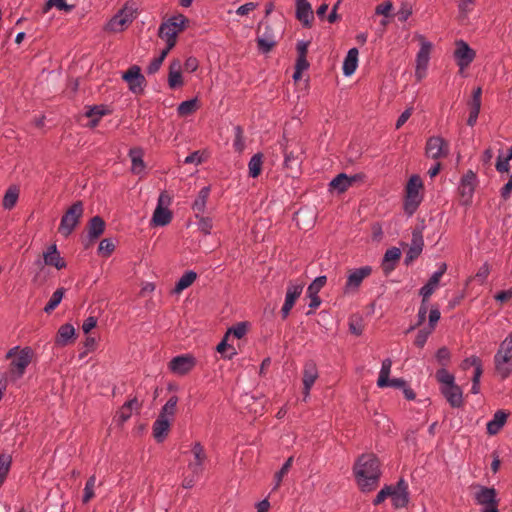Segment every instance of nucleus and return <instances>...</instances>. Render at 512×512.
<instances>
[{"label": "nucleus", "instance_id": "8", "mask_svg": "<svg viewBox=\"0 0 512 512\" xmlns=\"http://www.w3.org/2000/svg\"><path fill=\"white\" fill-rule=\"evenodd\" d=\"M391 486V502L395 509H401L408 506L410 501V493L408 483L400 478L395 485Z\"/></svg>", "mask_w": 512, "mask_h": 512}, {"label": "nucleus", "instance_id": "53", "mask_svg": "<svg viewBox=\"0 0 512 512\" xmlns=\"http://www.w3.org/2000/svg\"><path fill=\"white\" fill-rule=\"evenodd\" d=\"M52 7H56L57 9L66 12H69L74 8L73 5H68L66 0H47L43 6V13H47Z\"/></svg>", "mask_w": 512, "mask_h": 512}, {"label": "nucleus", "instance_id": "10", "mask_svg": "<svg viewBox=\"0 0 512 512\" xmlns=\"http://www.w3.org/2000/svg\"><path fill=\"white\" fill-rule=\"evenodd\" d=\"M196 365V359L191 354L178 355L169 362V369L177 375H186Z\"/></svg>", "mask_w": 512, "mask_h": 512}, {"label": "nucleus", "instance_id": "17", "mask_svg": "<svg viewBox=\"0 0 512 512\" xmlns=\"http://www.w3.org/2000/svg\"><path fill=\"white\" fill-rule=\"evenodd\" d=\"M440 392L452 408L463 407V392L456 383L451 386H441Z\"/></svg>", "mask_w": 512, "mask_h": 512}, {"label": "nucleus", "instance_id": "42", "mask_svg": "<svg viewBox=\"0 0 512 512\" xmlns=\"http://www.w3.org/2000/svg\"><path fill=\"white\" fill-rule=\"evenodd\" d=\"M65 291H66L65 288L60 287L52 294L51 298L49 299V301L47 302V304L44 307L45 313L50 314L52 311H54L56 309V307L62 301Z\"/></svg>", "mask_w": 512, "mask_h": 512}, {"label": "nucleus", "instance_id": "41", "mask_svg": "<svg viewBox=\"0 0 512 512\" xmlns=\"http://www.w3.org/2000/svg\"><path fill=\"white\" fill-rule=\"evenodd\" d=\"M439 282L440 278H438V274H432L428 282L420 288L419 294L423 298L429 299V297L434 293Z\"/></svg>", "mask_w": 512, "mask_h": 512}, {"label": "nucleus", "instance_id": "23", "mask_svg": "<svg viewBox=\"0 0 512 512\" xmlns=\"http://www.w3.org/2000/svg\"><path fill=\"white\" fill-rule=\"evenodd\" d=\"M477 488L478 491L475 493L474 498L479 505L489 506L499 503L495 488L482 485H478Z\"/></svg>", "mask_w": 512, "mask_h": 512}, {"label": "nucleus", "instance_id": "11", "mask_svg": "<svg viewBox=\"0 0 512 512\" xmlns=\"http://www.w3.org/2000/svg\"><path fill=\"white\" fill-rule=\"evenodd\" d=\"M449 154L448 142L439 136L430 137L426 143V155L432 159L446 157Z\"/></svg>", "mask_w": 512, "mask_h": 512}, {"label": "nucleus", "instance_id": "24", "mask_svg": "<svg viewBox=\"0 0 512 512\" xmlns=\"http://www.w3.org/2000/svg\"><path fill=\"white\" fill-rule=\"evenodd\" d=\"M132 21V16L124 14V10H120L106 24L105 29L109 32H121L125 29V27H127L128 24L132 23Z\"/></svg>", "mask_w": 512, "mask_h": 512}, {"label": "nucleus", "instance_id": "47", "mask_svg": "<svg viewBox=\"0 0 512 512\" xmlns=\"http://www.w3.org/2000/svg\"><path fill=\"white\" fill-rule=\"evenodd\" d=\"M12 457L8 454H0V487L6 480L10 471Z\"/></svg>", "mask_w": 512, "mask_h": 512}, {"label": "nucleus", "instance_id": "18", "mask_svg": "<svg viewBox=\"0 0 512 512\" xmlns=\"http://www.w3.org/2000/svg\"><path fill=\"white\" fill-rule=\"evenodd\" d=\"M296 19L301 22L303 27L311 28L314 20V14L311 4L308 0H296Z\"/></svg>", "mask_w": 512, "mask_h": 512}, {"label": "nucleus", "instance_id": "26", "mask_svg": "<svg viewBox=\"0 0 512 512\" xmlns=\"http://www.w3.org/2000/svg\"><path fill=\"white\" fill-rule=\"evenodd\" d=\"M170 428V420L169 418H165L164 416H159L153 423V437L158 443H162L168 436Z\"/></svg>", "mask_w": 512, "mask_h": 512}, {"label": "nucleus", "instance_id": "54", "mask_svg": "<svg viewBox=\"0 0 512 512\" xmlns=\"http://www.w3.org/2000/svg\"><path fill=\"white\" fill-rule=\"evenodd\" d=\"M292 463H293V457L291 456L285 461V463L282 465L281 469L275 473V475H274L275 485H274L273 490H276L280 486L283 477L289 472V470L292 466Z\"/></svg>", "mask_w": 512, "mask_h": 512}, {"label": "nucleus", "instance_id": "64", "mask_svg": "<svg viewBox=\"0 0 512 512\" xmlns=\"http://www.w3.org/2000/svg\"><path fill=\"white\" fill-rule=\"evenodd\" d=\"M391 494V486L385 485L376 495V497L373 500V504L375 506L381 504L385 501L387 497H390Z\"/></svg>", "mask_w": 512, "mask_h": 512}, {"label": "nucleus", "instance_id": "43", "mask_svg": "<svg viewBox=\"0 0 512 512\" xmlns=\"http://www.w3.org/2000/svg\"><path fill=\"white\" fill-rule=\"evenodd\" d=\"M427 312H428V299L422 297V301H421V304H420V307L418 310V314H417V322L414 325L410 326L406 330L405 333L408 334V333L412 332L414 329L420 327L426 320Z\"/></svg>", "mask_w": 512, "mask_h": 512}, {"label": "nucleus", "instance_id": "22", "mask_svg": "<svg viewBox=\"0 0 512 512\" xmlns=\"http://www.w3.org/2000/svg\"><path fill=\"white\" fill-rule=\"evenodd\" d=\"M43 259L45 265L55 267L57 270L64 269L67 266L55 243L51 244L43 253Z\"/></svg>", "mask_w": 512, "mask_h": 512}, {"label": "nucleus", "instance_id": "30", "mask_svg": "<svg viewBox=\"0 0 512 512\" xmlns=\"http://www.w3.org/2000/svg\"><path fill=\"white\" fill-rule=\"evenodd\" d=\"M210 186H204L199 191L196 199L192 204V210L195 212V217H199V214H203L206 209L207 200L210 195Z\"/></svg>", "mask_w": 512, "mask_h": 512}, {"label": "nucleus", "instance_id": "62", "mask_svg": "<svg viewBox=\"0 0 512 512\" xmlns=\"http://www.w3.org/2000/svg\"><path fill=\"white\" fill-rule=\"evenodd\" d=\"M440 317H441V313H440L438 306L432 307L430 309L429 317H428V328L434 331Z\"/></svg>", "mask_w": 512, "mask_h": 512}, {"label": "nucleus", "instance_id": "32", "mask_svg": "<svg viewBox=\"0 0 512 512\" xmlns=\"http://www.w3.org/2000/svg\"><path fill=\"white\" fill-rule=\"evenodd\" d=\"M172 212L167 207H156L152 216V224L154 226H166L172 220Z\"/></svg>", "mask_w": 512, "mask_h": 512}, {"label": "nucleus", "instance_id": "5", "mask_svg": "<svg viewBox=\"0 0 512 512\" xmlns=\"http://www.w3.org/2000/svg\"><path fill=\"white\" fill-rule=\"evenodd\" d=\"M83 212L84 208L82 201L74 202L63 214L58 227V232L65 237L69 236L79 224Z\"/></svg>", "mask_w": 512, "mask_h": 512}, {"label": "nucleus", "instance_id": "55", "mask_svg": "<svg viewBox=\"0 0 512 512\" xmlns=\"http://www.w3.org/2000/svg\"><path fill=\"white\" fill-rule=\"evenodd\" d=\"M171 26H174L178 33L184 31L189 23V19L183 14H178L170 17L167 20Z\"/></svg>", "mask_w": 512, "mask_h": 512}, {"label": "nucleus", "instance_id": "2", "mask_svg": "<svg viewBox=\"0 0 512 512\" xmlns=\"http://www.w3.org/2000/svg\"><path fill=\"white\" fill-rule=\"evenodd\" d=\"M512 331L500 343L499 349L494 356L496 373L501 380L507 379L512 373Z\"/></svg>", "mask_w": 512, "mask_h": 512}, {"label": "nucleus", "instance_id": "59", "mask_svg": "<svg viewBox=\"0 0 512 512\" xmlns=\"http://www.w3.org/2000/svg\"><path fill=\"white\" fill-rule=\"evenodd\" d=\"M432 332L433 330L429 329L428 327L420 329L417 332V335L414 340L415 346H417L418 348H423L427 342L428 337Z\"/></svg>", "mask_w": 512, "mask_h": 512}, {"label": "nucleus", "instance_id": "1", "mask_svg": "<svg viewBox=\"0 0 512 512\" xmlns=\"http://www.w3.org/2000/svg\"><path fill=\"white\" fill-rule=\"evenodd\" d=\"M353 472L362 492L374 490L381 477L380 461L373 453L362 454L356 460Z\"/></svg>", "mask_w": 512, "mask_h": 512}, {"label": "nucleus", "instance_id": "56", "mask_svg": "<svg viewBox=\"0 0 512 512\" xmlns=\"http://www.w3.org/2000/svg\"><path fill=\"white\" fill-rule=\"evenodd\" d=\"M248 330V324L246 322H240L230 327L226 333V337L233 335L237 339H241L245 336Z\"/></svg>", "mask_w": 512, "mask_h": 512}, {"label": "nucleus", "instance_id": "35", "mask_svg": "<svg viewBox=\"0 0 512 512\" xmlns=\"http://www.w3.org/2000/svg\"><path fill=\"white\" fill-rule=\"evenodd\" d=\"M197 279V273L188 270L186 271L181 278L176 282L174 289L172 290L175 294H180L183 290L191 286L194 281Z\"/></svg>", "mask_w": 512, "mask_h": 512}, {"label": "nucleus", "instance_id": "21", "mask_svg": "<svg viewBox=\"0 0 512 512\" xmlns=\"http://www.w3.org/2000/svg\"><path fill=\"white\" fill-rule=\"evenodd\" d=\"M400 258L401 250L399 248L391 247L386 250L381 263L382 271L386 276H388L392 271L395 270Z\"/></svg>", "mask_w": 512, "mask_h": 512}, {"label": "nucleus", "instance_id": "61", "mask_svg": "<svg viewBox=\"0 0 512 512\" xmlns=\"http://www.w3.org/2000/svg\"><path fill=\"white\" fill-rule=\"evenodd\" d=\"M198 221V228L204 235H209L211 233L213 224L212 219L210 217L200 216L196 217Z\"/></svg>", "mask_w": 512, "mask_h": 512}, {"label": "nucleus", "instance_id": "25", "mask_svg": "<svg viewBox=\"0 0 512 512\" xmlns=\"http://www.w3.org/2000/svg\"><path fill=\"white\" fill-rule=\"evenodd\" d=\"M372 273V268L370 266H363L357 269H354L347 278L345 289L348 290L350 288L357 289L362 281L368 277Z\"/></svg>", "mask_w": 512, "mask_h": 512}, {"label": "nucleus", "instance_id": "29", "mask_svg": "<svg viewBox=\"0 0 512 512\" xmlns=\"http://www.w3.org/2000/svg\"><path fill=\"white\" fill-rule=\"evenodd\" d=\"M191 453L194 456V461L188 463L187 468H196L204 470V463L207 460V454L203 445L200 442H195L191 448Z\"/></svg>", "mask_w": 512, "mask_h": 512}, {"label": "nucleus", "instance_id": "28", "mask_svg": "<svg viewBox=\"0 0 512 512\" xmlns=\"http://www.w3.org/2000/svg\"><path fill=\"white\" fill-rule=\"evenodd\" d=\"M508 413L504 410H498L494 413L492 420L487 423L486 429L489 435H496L505 425Z\"/></svg>", "mask_w": 512, "mask_h": 512}, {"label": "nucleus", "instance_id": "45", "mask_svg": "<svg viewBox=\"0 0 512 512\" xmlns=\"http://www.w3.org/2000/svg\"><path fill=\"white\" fill-rule=\"evenodd\" d=\"M468 361H471V366L474 367V373L472 377V383L478 384L480 383V378L483 374L482 361L477 356H471L464 360V364H467Z\"/></svg>", "mask_w": 512, "mask_h": 512}, {"label": "nucleus", "instance_id": "37", "mask_svg": "<svg viewBox=\"0 0 512 512\" xmlns=\"http://www.w3.org/2000/svg\"><path fill=\"white\" fill-rule=\"evenodd\" d=\"M108 113V110L106 106L104 105H96L92 108H90L86 112V117L89 118L88 126L90 128H93L98 125L100 117L106 115Z\"/></svg>", "mask_w": 512, "mask_h": 512}, {"label": "nucleus", "instance_id": "3", "mask_svg": "<svg viewBox=\"0 0 512 512\" xmlns=\"http://www.w3.org/2000/svg\"><path fill=\"white\" fill-rule=\"evenodd\" d=\"M423 188V182L419 175H412L406 185V195L404 200V211L408 216L413 215L422 202L423 196L420 190Z\"/></svg>", "mask_w": 512, "mask_h": 512}, {"label": "nucleus", "instance_id": "27", "mask_svg": "<svg viewBox=\"0 0 512 512\" xmlns=\"http://www.w3.org/2000/svg\"><path fill=\"white\" fill-rule=\"evenodd\" d=\"M356 177V175L349 177L345 173H340L330 181L329 187L338 193H344L356 181Z\"/></svg>", "mask_w": 512, "mask_h": 512}, {"label": "nucleus", "instance_id": "51", "mask_svg": "<svg viewBox=\"0 0 512 512\" xmlns=\"http://www.w3.org/2000/svg\"><path fill=\"white\" fill-rule=\"evenodd\" d=\"M349 331L351 334L360 336L363 333V319L359 315H352L349 318Z\"/></svg>", "mask_w": 512, "mask_h": 512}, {"label": "nucleus", "instance_id": "34", "mask_svg": "<svg viewBox=\"0 0 512 512\" xmlns=\"http://www.w3.org/2000/svg\"><path fill=\"white\" fill-rule=\"evenodd\" d=\"M385 387H393V388H397V389H402L404 397L407 400H414L416 398V393L414 392V390L412 388H410L407 385V382L402 378H393V379L388 378Z\"/></svg>", "mask_w": 512, "mask_h": 512}, {"label": "nucleus", "instance_id": "20", "mask_svg": "<svg viewBox=\"0 0 512 512\" xmlns=\"http://www.w3.org/2000/svg\"><path fill=\"white\" fill-rule=\"evenodd\" d=\"M184 84L182 78V62L175 58L170 62L168 73V85L171 89H177Z\"/></svg>", "mask_w": 512, "mask_h": 512}, {"label": "nucleus", "instance_id": "7", "mask_svg": "<svg viewBox=\"0 0 512 512\" xmlns=\"http://www.w3.org/2000/svg\"><path fill=\"white\" fill-rule=\"evenodd\" d=\"M419 40L421 47L416 55L415 77L420 81L426 75L432 50V43L427 41L422 35L419 36Z\"/></svg>", "mask_w": 512, "mask_h": 512}, {"label": "nucleus", "instance_id": "52", "mask_svg": "<svg viewBox=\"0 0 512 512\" xmlns=\"http://www.w3.org/2000/svg\"><path fill=\"white\" fill-rule=\"evenodd\" d=\"M96 484V476L91 475L88 480L86 481L85 487H84V494L82 497L83 504H87L92 498H94V488Z\"/></svg>", "mask_w": 512, "mask_h": 512}, {"label": "nucleus", "instance_id": "4", "mask_svg": "<svg viewBox=\"0 0 512 512\" xmlns=\"http://www.w3.org/2000/svg\"><path fill=\"white\" fill-rule=\"evenodd\" d=\"M284 168L287 170V176L292 178L298 177L301 172V164L303 162L302 155L305 150L302 146L293 147V142L286 139L284 147Z\"/></svg>", "mask_w": 512, "mask_h": 512}, {"label": "nucleus", "instance_id": "40", "mask_svg": "<svg viewBox=\"0 0 512 512\" xmlns=\"http://www.w3.org/2000/svg\"><path fill=\"white\" fill-rule=\"evenodd\" d=\"M19 198V188L10 186L4 194L2 205L4 209L11 210L17 203Z\"/></svg>", "mask_w": 512, "mask_h": 512}, {"label": "nucleus", "instance_id": "46", "mask_svg": "<svg viewBox=\"0 0 512 512\" xmlns=\"http://www.w3.org/2000/svg\"><path fill=\"white\" fill-rule=\"evenodd\" d=\"M391 366H392V361L390 358H386L382 361L381 370H380L379 377L377 380L378 387L385 388L387 379L389 378V375H390Z\"/></svg>", "mask_w": 512, "mask_h": 512}, {"label": "nucleus", "instance_id": "48", "mask_svg": "<svg viewBox=\"0 0 512 512\" xmlns=\"http://www.w3.org/2000/svg\"><path fill=\"white\" fill-rule=\"evenodd\" d=\"M423 230H424V225H417L413 229L410 247H413L420 251L423 250V247H424Z\"/></svg>", "mask_w": 512, "mask_h": 512}, {"label": "nucleus", "instance_id": "36", "mask_svg": "<svg viewBox=\"0 0 512 512\" xmlns=\"http://www.w3.org/2000/svg\"><path fill=\"white\" fill-rule=\"evenodd\" d=\"M178 32L174 26H171L168 21H164L158 30V36L169 42L177 43Z\"/></svg>", "mask_w": 512, "mask_h": 512}, {"label": "nucleus", "instance_id": "33", "mask_svg": "<svg viewBox=\"0 0 512 512\" xmlns=\"http://www.w3.org/2000/svg\"><path fill=\"white\" fill-rule=\"evenodd\" d=\"M143 155V149L140 147H134L129 150V157L131 158L132 162L131 170L134 174L141 173L145 168Z\"/></svg>", "mask_w": 512, "mask_h": 512}, {"label": "nucleus", "instance_id": "44", "mask_svg": "<svg viewBox=\"0 0 512 512\" xmlns=\"http://www.w3.org/2000/svg\"><path fill=\"white\" fill-rule=\"evenodd\" d=\"M199 108V102L197 98L183 101L178 106V114L180 116H188L194 113Z\"/></svg>", "mask_w": 512, "mask_h": 512}, {"label": "nucleus", "instance_id": "15", "mask_svg": "<svg viewBox=\"0 0 512 512\" xmlns=\"http://www.w3.org/2000/svg\"><path fill=\"white\" fill-rule=\"evenodd\" d=\"M477 176L472 171H467L461 178L460 185L458 188L459 194L464 198V204H469L475 191Z\"/></svg>", "mask_w": 512, "mask_h": 512}, {"label": "nucleus", "instance_id": "12", "mask_svg": "<svg viewBox=\"0 0 512 512\" xmlns=\"http://www.w3.org/2000/svg\"><path fill=\"white\" fill-rule=\"evenodd\" d=\"M303 287V284H288L286 289L285 301L280 312L283 320H285L289 316L291 309L295 305L297 299L302 294Z\"/></svg>", "mask_w": 512, "mask_h": 512}, {"label": "nucleus", "instance_id": "9", "mask_svg": "<svg viewBox=\"0 0 512 512\" xmlns=\"http://www.w3.org/2000/svg\"><path fill=\"white\" fill-rule=\"evenodd\" d=\"M476 52L464 41H456V49L454 50V58L460 70L467 68L475 59Z\"/></svg>", "mask_w": 512, "mask_h": 512}, {"label": "nucleus", "instance_id": "38", "mask_svg": "<svg viewBox=\"0 0 512 512\" xmlns=\"http://www.w3.org/2000/svg\"><path fill=\"white\" fill-rule=\"evenodd\" d=\"M263 154L258 152L254 154L248 163V175L251 178H257L262 172Z\"/></svg>", "mask_w": 512, "mask_h": 512}, {"label": "nucleus", "instance_id": "19", "mask_svg": "<svg viewBox=\"0 0 512 512\" xmlns=\"http://www.w3.org/2000/svg\"><path fill=\"white\" fill-rule=\"evenodd\" d=\"M76 330L70 323L61 325L55 336V345L59 347H65L76 340Z\"/></svg>", "mask_w": 512, "mask_h": 512}, {"label": "nucleus", "instance_id": "13", "mask_svg": "<svg viewBox=\"0 0 512 512\" xmlns=\"http://www.w3.org/2000/svg\"><path fill=\"white\" fill-rule=\"evenodd\" d=\"M123 80L128 83L129 89L135 93H141L143 91V85L146 80L141 74V69L137 65L131 66L122 76Z\"/></svg>", "mask_w": 512, "mask_h": 512}, {"label": "nucleus", "instance_id": "16", "mask_svg": "<svg viewBox=\"0 0 512 512\" xmlns=\"http://www.w3.org/2000/svg\"><path fill=\"white\" fill-rule=\"evenodd\" d=\"M318 378V369L313 360H308L303 368V395L304 400L310 395V390Z\"/></svg>", "mask_w": 512, "mask_h": 512}, {"label": "nucleus", "instance_id": "31", "mask_svg": "<svg viewBox=\"0 0 512 512\" xmlns=\"http://www.w3.org/2000/svg\"><path fill=\"white\" fill-rule=\"evenodd\" d=\"M358 54H359V51L357 48L353 47L351 49H349L345 59H344V62H343V74L345 76H351L357 66H358Z\"/></svg>", "mask_w": 512, "mask_h": 512}, {"label": "nucleus", "instance_id": "39", "mask_svg": "<svg viewBox=\"0 0 512 512\" xmlns=\"http://www.w3.org/2000/svg\"><path fill=\"white\" fill-rule=\"evenodd\" d=\"M203 472L204 470L200 468L199 470L196 468H187V474L183 475L182 487L185 489H191L194 487L196 482L202 476Z\"/></svg>", "mask_w": 512, "mask_h": 512}, {"label": "nucleus", "instance_id": "14", "mask_svg": "<svg viewBox=\"0 0 512 512\" xmlns=\"http://www.w3.org/2000/svg\"><path fill=\"white\" fill-rule=\"evenodd\" d=\"M105 226V221L98 215L89 220L87 224L88 234L86 239L83 241L85 249H88L89 246L104 233Z\"/></svg>", "mask_w": 512, "mask_h": 512}, {"label": "nucleus", "instance_id": "57", "mask_svg": "<svg viewBox=\"0 0 512 512\" xmlns=\"http://www.w3.org/2000/svg\"><path fill=\"white\" fill-rule=\"evenodd\" d=\"M114 250H115V244L113 243L112 239L104 238L100 241V244L98 247V254H102V255L108 257L112 254V252Z\"/></svg>", "mask_w": 512, "mask_h": 512}, {"label": "nucleus", "instance_id": "60", "mask_svg": "<svg viewBox=\"0 0 512 512\" xmlns=\"http://www.w3.org/2000/svg\"><path fill=\"white\" fill-rule=\"evenodd\" d=\"M327 282V277L322 275L316 277L312 283L307 288V293H316L318 294L320 290L325 286Z\"/></svg>", "mask_w": 512, "mask_h": 512}, {"label": "nucleus", "instance_id": "63", "mask_svg": "<svg viewBox=\"0 0 512 512\" xmlns=\"http://www.w3.org/2000/svg\"><path fill=\"white\" fill-rule=\"evenodd\" d=\"M132 415V410L127 407L125 405V403L120 407L119 411L117 412V421H118V424H123L124 422H126L128 419H130Z\"/></svg>", "mask_w": 512, "mask_h": 512}, {"label": "nucleus", "instance_id": "58", "mask_svg": "<svg viewBox=\"0 0 512 512\" xmlns=\"http://www.w3.org/2000/svg\"><path fill=\"white\" fill-rule=\"evenodd\" d=\"M435 357L442 367H446L451 360V353L446 346H443L437 350Z\"/></svg>", "mask_w": 512, "mask_h": 512}, {"label": "nucleus", "instance_id": "49", "mask_svg": "<svg viewBox=\"0 0 512 512\" xmlns=\"http://www.w3.org/2000/svg\"><path fill=\"white\" fill-rule=\"evenodd\" d=\"M436 380L442 384V386H451L455 384V377L445 367L437 370L435 373Z\"/></svg>", "mask_w": 512, "mask_h": 512}, {"label": "nucleus", "instance_id": "6", "mask_svg": "<svg viewBox=\"0 0 512 512\" xmlns=\"http://www.w3.org/2000/svg\"><path fill=\"white\" fill-rule=\"evenodd\" d=\"M257 46L258 50L263 53H269L277 44V33L268 21H261L257 30Z\"/></svg>", "mask_w": 512, "mask_h": 512}, {"label": "nucleus", "instance_id": "50", "mask_svg": "<svg viewBox=\"0 0 512 512\" xmlns=\"http://www.w3.org/2000/svg\"><path fill=\"white\" fill-rule=\"evenodd\" d=\"M177 402L178 397L175 395L171 396L165 405L161 408L159 416H164L165 418L173 417L176 412Z\"/></svg>", "mask_w": 512, "mask_h": 512}]
</instances>
